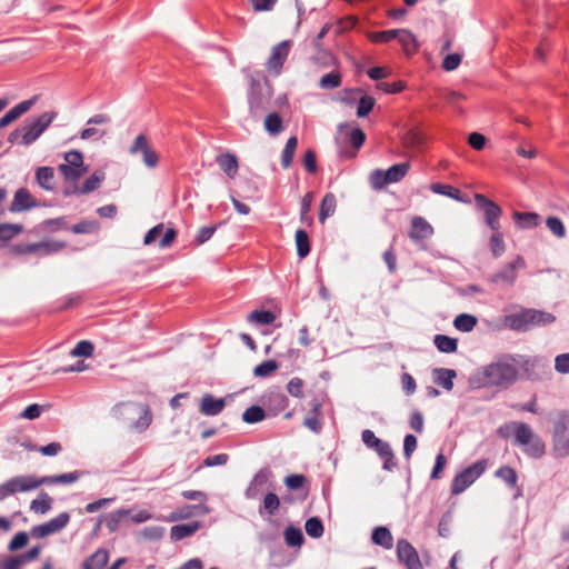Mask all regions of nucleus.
<instances>
[{"label": "nucleus", "instance_id": "obj_1", "mask_svg": "<svg viewBox=\"0 0 569 569\" xmlns=\"http://www.w3.org/2000/svg\"><path fill=\"white\" fill-rule=\"evenodd\" d=\"M535 362L520 355H501L481 369V385L489 388L508 389L517 382L522 370L526 379L535 381L536 377L529 373Z\"/></svg>", "mask_w": 569, "mask_h": 569}, {"label": "nucleus", "instance_id": "obj_2", "mask_svg": "<svg viewBox=\"0 0 569 569\" xmlns=\"http://www.w3.org/2000/svg\"><path fill=\"white\" fill-rule=\"evenodd\" d=\"M249 90H248V104L249 113L253 118H260L271 106L272 87L262 72L250 74Z\"/></svg>", "mask_w": 569, "mask_h": 569}, {"label": "nucleus", "instance_id": "obj_3", "mask_svg": "<svg viewBox=\"0 0 569 569\" xmlns=\"http://www.w3.org/2000/svg\"><path fill=\"white\" fill-rule=\"evenodd\" d=\"M555 320L556 317L550 312L523 308L517 313L505 316L503 325L513 331L526 332L536 327L550 325Z\"/></svg>", "mask_w": 569, "mask_h": 569}, {"label": "nucleus", "instance_id": "obj_4", "mask_svg": "<svg viewBox=\"0 0 569 569\" xmlns=\"http://www.w3.org/2000/svg\"><path fill=\"white\" fill-rule=\"evenodd\" d=\"M551 453L557 459L569 456V411L560 410L552 420Z\"/></svg>", "mask_w": 569, "mask_h": 569}, {"label": "nucleus", "instance_id": "obj_5", "mask_svg": "<svg viewBox=\"0 0 569 569\" xmlns=\"http://www.w3.org/2000/svg\"><path fill=\"white\" fill-rule=\"evenodd\" d=\"M513 433L516 443L522 448L528 457L539 459L545 456L546 443L540 436L532 431L529 425L515 422Z\"/></svg>", "mask_w": 569, "mask_h": 569}, {"label": "nucleus", "instance_id": "obj_6", "mask_svg": "<svg viewBox=\"0 0 569 569\" xmlns=\"http://www.w3.org/2000/svg\"><path fill=\"white\" fill-rule=\"evenodd\" d=\"M66 247L63 241H40L34 243H14L9 247V253L14 257L33 254L46 257L57 253Z\"/></svg>", "mask_w": 569, "mask_h": 569}, {"label": "nucleus", "instance_id": "obj_7", "mask_svg": "<svg viewBox=\"0 0 569 569\" xmlns=\"http://www.w3.org/2000/svg\"><path fill=\"white\" fill-rule=\"evenodd\" d=\"M40 478L31 475L14 476L0 485V501L18 492H27L42 485Z\"/></svg>", "mask_w": 569, "mask_h": 569}, {"label": "nucleus", "instance_id": "obj_8", "mask_svg": "<svg viewBox=\"0 0 569 569\" xmlns=\"http://www.w3.org/2000/svg\"><path fill=\"white\" fill-rule=\"evenodd\" d=\"M487 469V460L481 459L458 472L451 483V493L460 495L471 486Z\"/></svg>", "mask_w": 569, "mask_h": 569}, {"label": "nucleus", "instance_id": "obj_9", "mask_svg": "<svg viewBox=\"0 0 569 569\" xmlns=\"http://www.w3.org/2000/svg\"><path fill=\"white\" fill-rule=\"evenodd\" d=\"M58 116L57 112H43L30 122H27L22 128V136L20 144L29 146L33 143L42 132L51 124V122Z\"/></svg>", "mask_w": 569, "mask_h": 569}, {"label": "nucleus", "instance_id": "obj_10", "mask_svg": "<svg viewBox=\"0 0 569 569\" xmlns=\"http://www.w3.org/2000/svg\"><path fill=\"white\" fill-rule=\"evenodd\" d=\"M475 202L478 209H480L483 213V219L486 224L491 231H497V229H501L500 218L502 216L501 207L489 199L487 196L482 193L475 194Z\"/></svg>", "mask_w": 569, "mask_h": 569}, {"label": "nucleus", "instance_id": "obj_11", "mask_svg": "<svg viewBox=\"0 0 569 569\" xmlns=\"http://www.w3.org/2000/svg\"><path fill=\"white\" fill-rule=\"evenodd\" d=\"M66 163L59 166V171L66 179L78 180L86 171L83 154L79 150H70L64 153Z\"/></svg>", "mask_w": 569, "mask_h": 569}, {"label": "nucleus", "instance_id": "obj_12", "mask_svg": "<svg viewBox=\"0 0 569 569\" xmlns=\"http://www.w3.org/2000/svg\"><path fill=\"white\" fill-rule=\"evenodd\" d=\"M131 154L141 153L142 161L148 168H156L159 164V154L149 143L146 134L140 133L136 137L129 148Z\"/></svg>", "mask_w": 569, "mask_h": 569}, {"label": "nucleus", "instance_id": "obj_13", "mask_svg": "<svg viewBox=\"0 0 569 569\" xmlns=\"http://www.w3.org/2000/svg\"><path fill=\"white\" fill-rule=\"evenodd\" d=\"M70 521L69 512L64 511L59 513L56 518L50 519L49 521L33 526L31 528L30 535L33 538H44L47 536L57 533L61 531Z\"/></svg>", "mask_w": 569, "mask_h": 569}, {"label": "nucleus", "instance_id": "obj_14", "mask_svg": "<svg viewBox=\"0 0 569 569\" xmlns=\"http://www.w3.org/2000/svg\"><path fill=\"white\" fill-rule=\"evenodd\" d=\"M291 41L283 40L272 48L271 54L266 62V68L273 76H279L281 73L283 64L288 59Z\"/></svg>", "mask_w": 569, "mask_h": 569}, {"label": "nucleus", "instance_id": "obj_15", "mask_svg": "<svg viewBox=\"0 0 569 569\" xmlns=\"http://www.w3.org/2000/svg\"><path fill=\"white\" fill-rule=\"evenodd\" d=\"M347 140L350 144V148L341 144L338 138L336 139V143L339 146L338 154L341 159H352L357 156L358 150L366 142V133L358 127L353 128L348 133Z\"/></svg>", "mask_w": 569, "mask_h": 569}, {"label": "nucleus", "instance_id": "obj_16", "mask_svg": "<svg viewBox=\"0 0 569 569\" xmlns=\"http://www.w3.org/2000/svg\"><path fill=\"white\" fill-rule=\"evenodd\" d=\"M397 558L406 569H423L416 548L407 539L398 540Z\"/></svg>", "mask_w": 569, "mask_h": 569}, {"label": "nucleus", "instance_id": "obj_17", "mask_svg": "<svg viewBox=\"0 0 569 569\" xmlns=\"http://www.w3.org/2000/svg\"><path fill=\"white\" fill-rule=\"evenodd\" d=\"M262 405L268 416L276 417L287 409L289 400L281 390L271 389L262 396Z\"/></svg>", "mask_w": 569, "mask_h": 569}, {"label": "nucleus", "instance_id": "obj_18", "mask_svg": "<svg viewBox=\"0 0 569 569\" xmlns=\"http://www.w3.org/2000/svg\"><path fill=\"white\" fill-rule=\"evenodd\" d=\"M526 261L521 256H517L516 259L509 263H507L499 271L490 276V282L492 283H508L513 284L517 280L518 273L517 270L519 268H525Z\"/></svg>", "mask_w": 569, "mask_h": 569}, {"label": "nucleus", "instance_id": "obj_19", "mask_svg": "<svg viewBox=\"0 0 569 569\" xmlns=\"http://www.w3.org/2000/svg\"><path fill=\"white\" fill-rule=\"evenodd\" d=\"M38 201L33 198L27 188H19L9 206L10 212H22L38 207Z\"/></svg>", "mask_w": 569, "mask_h": 569}, {"label": "nucleus", "instance_id": "obj_20", "mask_svg": "<svg viewBox=\"0 0 569 569\" xmlns=\"http://www.w3.org/2000/svg\"><path fill=\"white\" fill-rule=\"evenodd\" d=\"M432 234H433V228L425 218L419 217V216H416L412 218L409 238L413 242L420 243V242L429 239Z\"/></svg>", "mask_w": 569, "mask_h": 569}, {"label": "nucleus", "instance_id": "obj_21", "mask_svg": "<svg viewBox=\"0 0 569 569\" xmlns=\"http://www.w3.org/2000/svg\"><path fill=\"white\" fill-rule=\"evenodd\" d=\"M271 471L268 468L260 469L250 481L244 491L247 499H257L262 493L263 487L268 482Z\"/></svg>", "mask_w": 569, "mask_h": 569}, {"label": "nucleus", "instance_id": "obj_22", "mask_svg": "<svg viewBox=\"0 0 569 569\" xmlns=\"http://www.w3.org/2000/svg\"><path fill=\"white\" fill-rule=\"evenodd\" d=\"M495 476L502 480L508 488L517 490L515 498H518L522 495V490L518 486V473L512 467L501 466L496 470Z\"/></svg>", "mask_w": 569, "mask_h": 569}, {"label": "nucleus", "instance_id": "obj_23", "mask_svg": "<svg viewBox=\"0 0 569 569\" xmlns=\"http://www.w3.org/2000/svg\"><path fill=\"white\" fill-rule=\"evenodd\" d=\"M224 400L222 398H214L210 393H206L200 403V412L204 416H217L224 408Z\"/></svg>", "mask_w": 569, "mask_h": 569}, {"label": "nucleus", "instance_id": "obj_24", "mask_svg": "<svg viewBox=\"0 0 569 569\" xmlns=\"http://www.w3.org/2000/svg\"><path fill=\"white\" fill-rule=\"evenodd\" d=\"M33 104V100H24L11 108L3 117L0 118V129L9 126L20 116L26 113Z\"/></svg>", "mask_w": 569, "mask_h": 569}, {"label": "nucleus", "instance_id": "obj_25", "mask_svg": "<svg viewBox=\"0 0 569 569\" xmlns=\"http://www.w3.org/2000/svg\"><path fill=\"white\" fill-rule=\"evenodd\" d=\"M216 162L220 169L231 179H233L238 172L239 163L234 154L226 152L217 156Z\"/></svg>", "mask_w": 569, "mask_h": 569}, {"label": "nucleus", "instance_id": "obj_26", "mask_svg": "<svg viewBox=\"0 0 569 569\" xmlns=\"http://www.w3.org/2000/svg\"><path fill=\"white\" fill-rule=\"evenodd\" d=\"M396 39L401 44L403 51L409 56L416 53L419 49L416 36L408 29H398Z\"/></svg>", "mask_w": 569, "mask_h": 569}, {"label": "nucleus", "instance_id": "obj_27", "mask_svg": "<svg viewBox=\"0 0 569 569\" xmlns=\"http://www.w3.org/2000/svg\"><path fill=\"white\" fill-rule=\"evenodd\" d=\"M371 540L375 545L390 550L393 547V537L387 527H377L373 529Z\"/></svg>", "mask_w": 569, "mask_h": 569}, {"label": "nucleus", "instance_id": "obj_28", "mask_svg": "<svg viewBox=\"0 0 569 569\" xmlns=\"http://www.w3.org/2000/svg\"><path fill=\"white\" fill-rule=\"evenodd\" d=\"M435 382L441 386L447 391H451L453 388V379L457 377V372L453 369L437 368L433 370Z\"/></svg>", "mask_w": 569, "mask_h": 569}, {"label": "nucleus", "instance_id": "obj_29", "mask_svg": "<svg viewBox=\"0 0 569 569\" xmlns=\"http://www.w3.org/2000/svg\"><path fill=\"white\" fill-rule=\"evenodd\" d=\"M539 214L536 212L515 211L512 219L520 229H532L539 224Z\"/></svg>", "mask_w": 569, "mask_h": 569}, {"label": "nucleus", "instance_id": "obj_30", "mask_svg": "<svg viewBox=\"0 0 569 569\" xmlns=\"http://www.w3.org/2000/svg\"><path fill=\"white\" fill-rule=\"evenodd\" d=\"M409 170H410V163L407 161L393 164L386 170L385 178H383L385 182H390V183L399 182L407 176Z\"/></svg>", "mask_w": 569, "mask_h": 569}, {"label": "nucleus", "instance_id": "obj_31", "mask_svg": "<svg viewBox=\"0 0 569 569\" xmlns=\"http://www.w3.org/2000/svg\"><path fill=\"white\" fill-rule=\"evenodd\" d=\"M109 553L106 549L100 548L88 557L82 565L83 569H103L108 563Z\"/></svg>", "mask_w": 569, "mask_h": 569}, {"label": "nucleus", "instance_id": "obj_32", "mask_svg": "<svg viewBox=\"0 0 569 569\" xmlns=\"http://www.w3.org/2000/svg\"><path fill=\"white\" fill-rule=\"evenodd\" d=\"M337 208V199L332 192H328L323 196L320 208H319V221L325 223V221L331 217Z\"/></svg>", "mask_w": 569, "mask_h": 569}, {"label": "nucleus", "instance_id": "obj_33", "mask_svg": "<svg viewBox=\"0 0 569 569\" xmlns=\"http://www.w3.org/2000/svg\"><path fill=\"white\" fill-rule=\"evenodd\" d=\"M36 181L44 190H53L54 169L52 167H39L36 171Z\"/></svg>", "mask_w": 569, "mask_h": 569}, {"label": "nucleus", "instance_id": "obj_34", "mask_svg": "<svg viewBox=\"0 0 569 569\" xmlns=\"http://www.w3.org/2000/svg\"><path fill=\"white\" fill-rule=\"evenodd\" d=\"M198 529V522L176 525L170 530V538L173 541H179L189 536H192Z\"/></svg>", "mask_w": 569, "mask_h": 569}, {"label": "nucleus", "instance_id": "obj_35", "mask_svg": "<svg viewBox=\"0 0 569 569\" xmlns=\"http://www.w3.org/2000/svg\"><path fill=\"white\" fill-rule=\"evenodd\" d=\"M297 254L300 259L306 258L311 251L309 234L305 229H298L295 234Z\"/></svg>", "mask_w": 569, "mask_h": 569}, {"label": "nucleus", "instance_id": "obj_36", "mask_svg": "<svg viewBox=\"0 0 569 569\" xmlns=\"http://www.w3.org/2000/svg\"><path fill=\"white\" fill-rule=\"evenodd\" d=\"M130 516V509H118L110 512L106 518V526L109 532L118 531L120 523Z\"/></svg>", "mask_w": 569, "mask_h": 569}, {"label": "nucleus", "instance_id": "obj_37", "mask_svg": "<svg viewBox=\"0 0 569 569\" xmlns=\"http://www.w3.org/2000/svg\"><path fill=\"white\" fill-rule=\"evenodd\" d=\"M297 147L298 138L296 136L290 137L281 152V167L283 169H288L292 164Z\"/></svg>", "mask_w": 569, "mask_h": 569}, {"label": "nucleus", "instance_id": "obj_38", "mask_svg": "<svg viewBox=\"0 0 569 569\" xmlns=\"http://www.w3.org/2000/svg\"><path fill=\"white\" fill-rule=\"evenodd\" d=\"M433 343L440 352L445 353H453L458 349V340L446 335H436Z\"/></svg>", "mask_w": 569, "mask_h": 569}, {"label": "nucleus", "instance_id": "obj_39", "mask_svg": "<svg viewBox=\"0 0 569 569\" xmlns=\"http://www.w3.org/2000/svg\"><path fill=\"white\" fill-rule=\"evenodd\" d=\"M23 230L21 223H0V243L7 244Z\"/></svg>", "mask_w": 569, "mask_h": 569}, {"label": "nucleus", "instance_id": "obj_40", "mask_svg": "<svg viewBox=\"0 0 569 569\" xmlns=\"http://www.w3.org/2000/svg\"><path fill=\"white\" fill-rule=\"evenodd\" d=\"M430 190L437 194L446 196L458 201H463L461 191L451 184L433 182L430 184Z\"/></svg>", "mask_w": 569, "mask_h": 569}, {"label": "nucleus", "instance_id": "obj_41", "mask_svg": "<svg viewBox=\"0 0 569 569\" xmlns=\"http://www.w3.org/2000/svg\"><path fill=\"white\" fill-rule=\"evenodd\" d=\"M83 472L81 471H73L68 473H61L57 476H44L40 479L43 480L42 485H54V483H72L77 481Z\"/></svg>", "mask_w": 569, "mask_h": 569}, {"label": "nucleus", "instance_id": "obj_42", "mask_svg": "<svg viewBox=\"0 0 569 569\" xmlns=\"http://www.w3.org/2000/svg\"><path fill=\"white\" fill-rule=\"evenodd\" d=\"M106 178V174L103 171H94L91 176H89L82 183L79 192L81 194H86V193H89V192H92L94 190H97L101 182L104 180Z\"/></svg>", "mask_w": 569, "mask_h": 569}, {"label": "nucleus", "instance_id": "obj_43", "mask_svg": "<svg viewBox=\"0 0 569 569\" xmlns=\"http://www.w3.org/2000/svg\"><path fill=\"white\" fill-rule=\"evenodd\" d=\"M280 507V499L274 492H268L264 498L263 502L259 508V513L263 516L264 513L269 516H273Z\"/></svg>", "mask_w": 569, "mask_h": 569}, {"label": "nucleus", "instance_id": "obj_44", "mask_svg": "<svg viewBox=\"0 0 569 569\" xmlns=\"http://www.w3.org/2000/svg\"><path fill=\"white\" fill-rule=\"evenodd\" d=\"M316 52L312 57L315 63L322 67L338 66L337 58L332 54V52L322 48V46L315 47Z\"/></svg>", "mask_w": 569, "mask_h": 569}, {"label": "nucleus", "instance_id": "obj_45", "mask_svg": "<svg viewBox=\"0 0 569 569\" xmlns=\"http://www.w3.org/2000/svg\"><path fill=\"white\" fill-rule=\"evenodd\" d=\"M478 319L469 313H460L453 320V326L461 332H469L477 326Z\"/></svg>", "mask_w": 569, "mask_h": 569}, {"label": "nucleus", "instance_id": "obj_46", "mask_svg": "<svg viewBox=\"0 0 569 569\" xmlns=\"http://www.w3.org/2000/svg\"><path fill=\"white\" fill-rule=\"evenodd\" d=\"M489 248L493 256V258H499L503 254L506 250V244L503 241V234L501 229H497V231H492V234L489 239Z\"/></svg>", "mask_w": 569, "mask_h": 569}, {"label": "nucleus", "instance_id": "obj_47", "mask_svg": "<svg viewBox=\"0 0 569 569\" xmlns=\"http://www.w3.org/2000/svg\"><path fill=\"white\" fill-rule=\"evenodd\" d=\"M268 416L264 407L251 406L247 408L242 415V420L247 423H257L262 421Z\"/></svg>", "mask_w": 569, "mask_h": 569}, {"label": "nucleus", "instance_id": "obj_48", "mask_svg": "<svg viewBox=\"0 0 569 569\" xmlns=\"http://www.w3.org/2000/svg\"><path fill=\"white\" fill-rule=\"evenodd\" d=\"M52 498L44 491L39 495L38 499L31 501L30 509L37 513H47L51 509Z\"/></svg>", "mask_w": 569, "mask_h": 569}, {"label": "nucleus", "instance_id": "obj_49", "mask_svg": "<svg viewBox=\"0 0 569 569\" xmlns=\"http://www.w3.org/2000/svg\"><path fill=\"white\" fill-rule=\"evenodd\" d=\"M398 36V29L372 31L367 34V38L372 43H388L396 39Z\"/></svg>", "mask_w": 569, "mask_h": 569}, {"label": "nucleus", "instance_id": "obj_50", "mask_svg": "<svg viewBox=\"0 0 569 569\" xmlns=\"http://www.w3.org/2000/svg\"><path fill=\"white\" fill-rule=\"evenodd\" d=\"M303 535L299 528L289 526L284 530V541L289 547H300L303 543Z\"/></svg>", "mask_w": 569, "mask_h": 569}, {"label": "nucleus", "instance_id": "obj_51", "mask_svg": "<svg viewBox=\"0 0 569 569\" xmlns=\"http://www.w3.org/2000/svg\"><path fill=\"white\" fill-rule=\"evenodd\" d=\"M342 81L341 73L338 70L331 71L321 77L319 86L322 89L331 90L340 87Z\"/></svg>", "mask_w": 569, "mask_h": 569}, {"label": "nucleus", "instance_id": "obj_52", "mask_svg": "<svg viewBox=\"0 0 569 569\" xmlns=\"http://www.w3.org/2000/svg\"><path fill=\"white\" fill-rule=\"evenodd\" d=\"M306 532L311 538H320L323 535L325 528L319 517H311L305 523Z\"/></svg>", "mask_w": 569, "mask_h": 569}, {"label": "nucleus", "instance_id": "obj_53", "mask_svg": "<svg viewBox=\"0 0 569 569\" xmlns=\"http://www.w3.org/2000/svg\"><path fill=\"white\" fill-rule=\"evenodd\" d=\"M100 224L97 220H81L71 227V231L76 234H88L98 231Z\"/></svg>", "mask_w": 569, "mask_h": 569}, {"label": "nucleus", "instance_id": "obj_54", "mask_svg": "<svg viewBox=\"0 0 569 569\" xmlns=\"http://www.w3.org/2000/svg\"><path fill=\"white\" fill-rule=\"evenodd\" d=\"M248 320L259 325H271L276 320V316L270 310H254L249 313Z\"/></svg>", "mask_w": 569, "mask_h": 569}, {"label": "nucleus", "instance_id": "obj_55", "mask_svg": "<svg viewBox=\"0 0 569 569\" xmlns=\"http://www.w3.org/2000/svg\"><path fill=\"white\" fill-rule=\"evenodd\" d=\"M264 128L270 134H278L283 128L280 114L277 112L269 113L264 120Z\"/></svg>", "mask_w": 569, "mask_h": 569}, {"label": "nucleus", "instance_id": "obj_56", "mask_svg": "<svg viewBox=\"0 0 569 569\" xmlns=\"http://www.w3.org/2000/svg\"><path fill=\"white\" fill-rule=\"evenodd\" d=\"M376 104V100L373 97L369 94H362L360 99L358 100V107H357V117L358 118H365L367 117L373 109Z\"/></svg>", "mask_w": 569, "mask_h": 569}, {"label": "nucleus", "instance_id": "obj_57", "mask_svg": "<svg viewBox=\"0 0 569 569\" xmlns=\"http://www.w3.org/2000/svg\"><path fill=\"white\" fill-rule=\"evenodd\" d=\"M312 199H313L312 192H307L301 199L300 220L302 223H306L308 226L312 224V218L309 216Z\"/></svg>", "mask_w": 569, "mask_h": 569}, {"label": "nucleus", "instance_id": "obj_58", "mask_svg": "<svg viewBox=\"0 0 569 569\" xmlns=\"http://www.w3.org/2000/svg\"><path fill=\"white\" fill-rule=\"evenodd\" d=\"M217 229H218L217 224L201 227L198 230L197 234L194 236L192 243L194 246H201V244L206 243L207 241H209L212 238V236L214 234Z\"/></svg>", "mask_w": 569, "mask_h": 569}, {"label": "nucleus", "instance_id": "obj_59", "mask_svg": "<svg viewBox=\"0 0 569 569\" xmlns=\"http://www.w3.org/2000/svg\"><path fill=\"white\" fill-rule=\"evenodd\" d=\"M94 351V345L89 340L79 341L76 347L71 350L72 357H91Z\"/></svg>", "mask_w": 569, "mask_h": 569}, {"label": "nucleus", "instance_id": "obj_60", "mask_svg": "<svg viewBox=\"0 0 569 569\" xmlns=\"http://www.w3.org/2000/svg\"><path fill=\"white\" fill-rule=\"evenodd\" d=\"M278 362L276 360H266L261 363H259L254 370H253V373L254 376L257 377H268L270 376L273 371H276L278 369Z\"/></svg>", "mask_w": 569, "mask_h": 569}, {"label": "nucleus", "instance_id": "obj_61", "mask_svg": "<svg viewBox=\"0 0 569 569\" xmlns=\"http://www.w3.org/2000/svg\"><path fill=\"white\" fill-rule=\"evenodd\" d=\"M152 422V412L148 406H143L141 416L134 421L133 426L139 431L142 432L148 429V427Z\"/></svg>", "mask_w": 569, "mask_h": 569}, {"label": "nucleus", "instance_id": "obj_62", "mask_svg": "<svg viewBox=\"0 0 569 569\" xmlns=\"http://www.w3.org/2000/svg\"><path fill=\"white\" fill-rule=\"evenodd\" d=\"M41 552V547L33 546L31 549H29L27 552L18 555V556H9L11 559H16L18 561V565L22 567L24 563H28L39 557Z\"/></svg>", "mask_w": 569, "mask_h": 569}, {"label": "nucleus", "instance_id": "obj_63", "mask_svg": "<svg viewBox=\"0 0 569 569\" xmlns=\"http://www.w3.org/2000/svg\"><path fill=\"white\" fill-rule=\"evenodd\" d=\"M546 226L558 238H563L566 236V228L558 217H548Z\"/></svg>", "mask_w": 569, "mask_h": 569}, {"label": "nucleus", "instance_id": "obj_64", "mask_svg": "<svg viewBox=\"0 0 569 569\" xmlns=\"http://www.w3.org/2000/svg\"><path fill=\"white\" fill-rule=\"evenodd\" d=\"M302 164L309 173L313 174L317 172L318 167H317V156H316L315 150H312V149L306 150V152L302 157Z\"/></svg>", "mask_w": 569, "mask_h": 569}]
</instances>
